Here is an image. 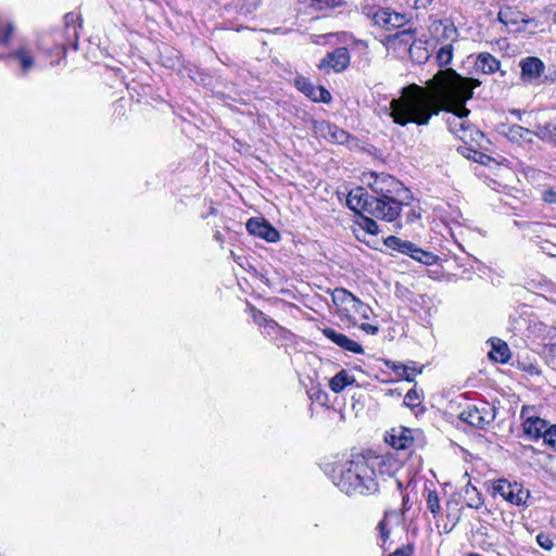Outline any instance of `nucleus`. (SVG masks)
Instances as JSON below:
<instances>
[{"label": "nucleus", "instance_id": "1", "mask_svg": "<svg viewBox=\"0 0 556 556\" xmlns=\"http://www.w3.org/2000/svg\"><path fill=\"white\" fill-rule=\"evenodd\" d=\"M479 85V80L463 77L452 68L440 70L426 86L413 83L403 87L400 97L390 102V116L400 126H427L441 112L452 113L448 129L465 141L473 130L466 121L470 113L466 103Z\"/></svg>", "mask_w": 556, "mask_h": 556}, {"label": "nucleus", "instance_id": "2", "mask_svg": "<svg viewBox=\"0 0 556 556\" xmlns=\"http://www.w3.org/2000/svg\"><path fill=\"white\" fill-rule=\"evenodd\" d=\"M404 202L401 200L375 198L369 195L364 188L351 191L346 198V204L352 211L356 213L364 211L378 219L389 223L397 220Z\"/></svg>", "mask_w": 556, "mask_h": 556}, {"label": "nucleus", "instance_id": "3", "mask_svg": "<svg viewBox=\"0 0 556 556\" xmlns=\"http://www.w3.org/2000/svg\"><path fill=\"white\" fill-rule=\"evenodd\" d=\"M338 486L348 495H370L379 491L375 470L364 459L350 462L341 473Z\"/></svg>", "mask_w": 556, "mask_h": 556}, {"label": "nucleus", "instance_id": "4", "mask_svg": "<svg viewBox=\"0 0 556 556\" xmlns=\"http://www.w3.org/2000/svg\"><path fill=\"white\" fill-rule=\"evenodd\" d=\"M363 182L368 186L375 198L407 201L409 190L395 177L387 173H365Z\"/></svg>", "mask_w": 556, "mask_h": 556}, {"label": "nucleus", "instance_id": "5", "mask_svg": "<svg viewBox=\"0 0 556 556\" xmlns=\"http://www.w3.org/2000/svg\"><path fill=\"white\" fill-rule=\"evenodd\" d=\"M331 298L334 306L337 307V312L342 320L357 324L363 319H369L371 308L362 301H359L346 289H334L331 294Z\"/></svg>", "mask_w": 556, "mask_h": 556}, {"label": "nucleus", "instance_id": "6", "mask_svg": "<svg viewBox=\"0 0 556 556\" xmlns=\"http://www.w3.org/2000/svg\"><path fill=\"white\" fill-rule=\"evenodd\" d=\"M384 244L389 249L408 255L413 260L424 265H433L439 260L438 255L433 254L432 252L422 250L417 244L408 240H403L395 236H389L388 238H386Z\"/></svg>", "mask_w": 556, "mask_h": 556}, {"label": "nucleus", "instance_id": "7", "mask_svg": "<svg viewBox=\"0 0 556 556\" xmlns=\"http://www.w3.org/2000/svg\"><path fill=\"white\" fill-rule=\"evenodd\" d=\"M496 417V408L483 402L480 405H468L459 414L458 418L478 429H485Z\"/></svg>", "mask_w": 556, "mask_h": 556}, {"label": "nucleus", "instance_id": "8", "mask_svg": "<svg viewBox=\"0 0 556 556\" xmlns=\"http://www.w3.org/2000/svg\"><path fill=\"white\" fill-rule=\"evenodd\" d=\"M429 31L432 38L442 45H453V42L457 41L459 36L458 29L454 25V22L448 18L432 22L429 26Z\"/></svg>", "mask_w": 556, "mask_h": 556}, {"label": "nucleus", "instance_id": "9", "mask_svg": "<svg viewBox=\"0 0 556 556\" xmlns=\"http://www.w3.org/2000/svg\"><path fill=\"white\" fill-rule=\"evenodd\" d=\"M371 18L375 25L386 30L400 28L408 22L406 14L391 11L388 8L376 10Z\"/></svg>", "mask_w": 556, "mask_h": 556}, {"label": "nucleus", "instance_id": "10", "mask_svg": "<svg viewBox=\"0 0 556 556\" xmlns=\"http://www.w3.org/2000/svg\"><path fill=\"white\" fill-rule=\"evenodd\" d=\"M350 52L345 47H339L332 52L328 53L320 62L319 68L329 73L331 70L334 72L344 71L350 64Z\"/></svg>", "mask_w": 556, "mask_h": 556}, {"label": "nucleus", "instance_id": "11", "mask_svg": "<svg viewBox=\"0 0 556 556\" xmlns=\"http://www.w3.org/2000/svg\"><path fill=\"white\" fill-rule=\"evenodd\" d=\"M497 18L501 23L504 25H518L521 23L523 26L518 27L517 30H526L527 26H532L533 29L530 30V33H535L534 29L541 26V23L534 18H525L522 13L519 11L514 10L513 8L506 7L504 9H501Z\"/></svg>", "mask_w": 556, "mask_h": 556}, {"label": "nucleus", "instance_id": "12", "mask_svg": "<svg viewBox=\"0 0 556 556\" xmlns=\"http://www.w3.org/2000/svg\"><path fill=\"white\" fill-rule=\"evenodd\" d=\"M247 230L253 236L265 239L267 242H277L280 239L278 230L263 218H250L247 222Z\"/></svg>", "mask_w": 556, "mask_h": 556}, {"label": "nucleus", "instance_id": "13", "mask_svg": "<svg viewBox=\"0 0 556 556\" xmlns=\"http://www.w3.org/2000/svg\"><path fill=\"white\" fill-rule=\"evenodd\" d=\"M542 357L541 353L534 350H522L517 355L518 367L531 375H539L541 372L539 359Z\"/></svg>", "mask_w": 556, "mask_h": 556}, {"label": "nucleus", "instance_id": "14", "mask_svg": "<svg viewBox=\"0 0 556 556\" xmlns=\"http://www.w3.org/2000/svg\"><path fill=\"white\" fill-rule=\"evenodd\" d=\"M525 434L532 439L538 440L542 438L544 440L545 431L549 427V422L536 416H527L523 424Z\"/></svg>", "mask_w": 556, "mask_h": 556}, {"label": "nucleus", "instance_id": "15", "mask_svg": "<svg viewBox=\"0 0 556 556\" xmlns=\"http://www.w3.org/2000/svg\"><path fill=\"white\" fill-rule=\"evenodd\" d=\"M521 77L523 79H535L540 77L544 71L543 62L535 56H528L520 61Z\"/></svg>", "mask_w": 556, "mask_h": 556}, {"label": "nucleus", "instance_id": "16", "mask_svg": "<svg viewBox=\"0 0 556 556\" xmlns=\"http://www.w3.org/2000/svg\"><path fill=\"white\" fill-rule=\"evenodd\" d=\"M535 136V130H530L520 125H511L506 131V137L511 142H532V137Z\"/></svg>", "mask_w": 556, "mask_h": 556}, {"label": "nucleus", "instance_id": "17", "mask_svg": "<svg viewBox=\"0 0 556 556\" xmlns=\"http://www.w3.org/2000/svg\"><path fill=\"white\" fill-rule=\"evenodd\" d=\"M475 66L484 74H493L500 68V61L490 53H480Z\"/></svg>", "mask_w": 556, "mask_h": 556}, {"label": "nucleus", "instance_id": "18", "mask_svg": "<svg viewBox=\"0 0 556 556\" xmlns=\"http://www.w3.org/2000/svg\"><path fill=\"white\" fill-rule=\"evenodd\" d=\"M354 382V376L351 375L348 370L342 369L329 380V388L334 393H340L345 389V387L352 386Z\"/></svg>", "mask_w": 556, "mask_h": 556}, {"label": "nucleus", "instance_id": "19", "mask_svg": "<svg viewBox=\"0 0 556 556\" xmlns=\"http://www.w3.org/2000/svg\"><path fill=\"white\" fill-rule=\"evenodd\" d=\"M323 334L339 348H362L358 343L332 328L323 329Z\"/></svg>", "mask_w": 556, "mask_h": 556}, {"label": "nucleus", "instance_id": "20", "mask_svg": "<svg viewBox=\"0 0 556 556\" xmlns=\"http://www.w3.org/2000/svg\"><path fill=\"white\" fill-rule=\"evenodd\" d=\"M388 441L396 450H406L413 444L414 439L409 429H402L397 434H390Z\"/></svg>", "mask_w": 556, "mask_h": 556}, {"label": "nucleus", "instance_id": "21", "mask_svg": "<svg viewBox=\"0 0 556 556\" xmlns=\"http://www.w3.org/2000/svg\"><path fill=\"white\" fill-rule=\"evenodd\" d=\"M529 496V491L523 490L520 484L514 483V485H511L509 489L505 500L514 505H521L526 503Z\"/></svg>", "mask_w": 556, "mask_h": 556}, {"label": "nucleus", "instance_id": "22", "mask_svg": "<svg viewBox=\"0 0 556 556\" xmlns=\"http://www.w3.org/2000/svg\"><path fill=\"white\" fill-rule=\"evenodd\" d=\"M535 136L541 140L556 144V122L538 125L535 127Z\"/></svg>", "mask_w": 556, "mask_h": 556}, {"label": "nucleus", "instance_id": "23", "mask_svg": "<svg viewBox=\"0 0 556 556\" xmlns=\"http://www.w3.org/2000/svg\"><path fill=\"white\" fill-rule=\"evenodd\" d=\"M253 320L260 326L265 329L267 334H271V332H276L280 330V327L277 325L275 320L269 318L267 315H265L261 311H254L253 312Z\"/></svg>", "mask_w": 556, "mask_h": 556}, {"label": "nucleus", "instance_id": "24", "mask_svg": "<svg viewBox=\"0 0 556 556\" xmlns=\"http://www.w3.org/2000/svg\"><path fill=\"white\" fill-rule=\"evenodd\" d=\"M387 364L388 365L392 364L391 368L397 375L406 374L405 379L407 381H414V377H412V376H409L407 374L408 370L413 371L414 374H421L422 372V368H424V366H421L420 368H417L416 362H414V361H408L405 364H395V363H392V362H388Z\"/></svg>", "mask_w": 556, "mask_h": 556}, {"label": "nucleus", "instance_id": "25", "mask_svg": "<svg viewBox=\"0 0 556 556\" xmlns=\"http://www.w3.org/2000/svg\"><path fill=\"white\" fill-rule=\"evenodd\" d=\"M453 45L445 43L438 50L435 60L440 67L447 66L453 60Z\"/></svg>", "mask_w": 556, "mask_h": 556}, {"label": "nucleus", "instance_id": "26", "mask_svg": "<svg viewBox=\"0 0 556 556\" xmlns=\"http://www.w3.org/2000/svg\"><path fill=\"white\" fill-rule=\"evenodd\" d=\"M327 138L332 142L343 144L348 141L350 137V135L345 130L339 128L336 125H327Z\"/></svg>", "mask_w": 556, "mask_h": 556}, {"label": "nucleus", "instance_id": "27", "mask_svg": "<svg viewBox=\"0 0 556 556\" xmlns=\"http://www.w3.org/2000/svg\"><path fill=\"white\" fill-rule=\"evenodd\" d=\"M486 356L494 364H507L511 359L513 354L510 350H489Z\"/></svg>", "mask_w": 556, "mask_h": 556}, {"label": "nucleus", "instance_id": "28", "mask_svg": "<svg viewBox=\"0 0 556 556\" xmlns=\"http://www.w3.org/2000/svg\"><path fill=\"white\" fill-rule=\"evenodd\" d=\"M12 56L20 62L24 73L28 72L34 65V59L25 49L15 51Z\"/></svg>", "mask_w": 556, "mask_h": 556}, {"label": "nucleus", "instance_id": "29", "mask_svg": "<svg viewBox=\"0 0 556 556\" xmlns=\"http://www.w3.org/2000/svg\"><path fill=\"white\" fill-rule=\"evenodd\" d=\"M295 87L303 92L306 97L313 100V97H315V89L317 86H314L307 78L305 77H298L294 80Z\"/></svg>", "mask_w": 556, "mask_h": 556}, {"label": "nucleus", "instance_id": "30", "mask_svg": "<svg viewBox=\"0 0 556 556\" xmlns=\"http://www.w3.org/2000/svg\"><path fill=\"white\" fill-rule=\"evenodd\" d=\"M415 29H404L388 37V41L399 40L402 45H412Z\"/></svg>", "mask_w": 556, "mask_h": 556}, {"label": "nucleus", "instance_id": "31", "mask_svg": "<svg viewBox=\"0 0 556 556\" xmlns=\"http://www.w3.org/2000/svg\"><path fill=\"white\" fill-rule=\"evenodd\" d=\"M427 508L437 516L440 513V498L437 491H429L427 496Z\"/></svg>", "mask_w": 556, "mask_h": 556}, {"label": "nucleus", "instance_id": "32", "mask_svg": "<svg viewBox=\"0 0 556 556\" xmlns=\"http://www.w3.org/2000/svg\"><path fill=\"white\" fill-rule=\"evenodd\" d=\"M358 225L369 235H377L379 231L378 224L370 217L362 215Z\"/></svg>", "mask_w": 556, "mask_h": 556}, {"label": "nucleus", "instance_id": "33", "mask_svg": "<svg viewBox=\"0 0 556 556\" xmlns=\"http://www.w3.org/2000/svg\"><path fill=\"white\" fill-rule=\"evenodd\" d=\"M544 435V444L556 451V425H549Z\"/></svg>", "mask_w": 556, "mask_h": 556}, {"label": "nucleus", "instance_id": "34", "mask_svg": "<svg viewBox=\"0 0 556 556\" xmlns=\"http://www.w3.org/2000/svg\"><path fill=\"white\" fill-rule=\"evenodd\" d=\"M533 327V331L540 333L543 337H548L551 339L556 337V328H549L543 323H536Z\"/></svg>", "mask_w": 556, "mask_h": 556}, {"label": "nucleus", "instance_id": "35", "mask_svg": "<svg viewBox=\"0 0 556 556\" xmlns=\"http://www.w3.org/2000/svg\"><path fill=\"white\" fill-rule=\"evenodd\" d=\"M404 404L409 407H416L420 404V397L416 389H410L406 393Z\"/></svg>", "mask_w": 556, "mask_h": 556}, {"label": "nucleus", "instance_id": "36", "mask_svg": "<svg viewBox=\"0 0 556 556\" xmlns=\"http://www.w3.org/2000/svg\"><path fill=\"white\" fill-rule=\"evenodd\" d=\"M541 199L544 203L556 206V188H545L542 191Z\"/></svg>", "mask_w": 556, "mask_h": 556}, {"label": "nucleus", "instance_id": "37", "mask_svg": "<svg viewBox=\"0 0 556 556\" xmlns=\"http://www.w3.org/2000/svg\"><path fill=\"white\" fill-rule=\"evenodd\" d=\"M315 94L316 96L313 97V101L327 103L331 100L330 92L323 86H317Z\"/></svg>", "mask_w": 556, "mask_h": 556}, {"label": "nucleus", "instance_id": "38", "mask_svg": "<svg viewBox=\"0 0 556 556\" xmlns=\"http://www.w3.org/2000/svg\"><path fill=\"white\" fill-rule=\"evenodd\" d=\"M511 485H514V483H510L507 480L502 479L497 481L494 489L501 496L505 498Z\"/></svg>", "mask_w": 556, "mask_h": 556}, {"label": "nucleus", "instance_id": "39", "mask_svg": "<svg viewBox=\"0 0 556 556\" xmlns=\"http://www.w3.org/2000/svg\"><path fill=\"white\" fill-rule=\"evenodd\" d=\"M536 542L545 551H549L554 546L552 539L544 533H539L536 535Z\"/></svg>", "mask_w": 556, "mask_h": 556}, {"label": "nucleus", "instance_id": "40", "mask_svg": "<svg viewBox=\"0 0 556 556\" xmlns=\"http://www.w3.org/2000/svg\"><path fill=\"white\" fill-rule=\"evenodd\" d=\"M313 5H316L317 9H323L325 7H338L343 0H311Z\"/></svg>", "mask_w": 556, "mask_h": 556}, {"label": "nucleus", "instance_id": "41", "mask_svg": "<svg viewBox=\"0 0 556 556\" xmlns=\"http://www.w3.org/2000/svg\"><path fill=\"white\" fill-rule=\"evenodd\" d=\"M14 29H15V27H14L13 24L9 23L7 25L3 35L0 37V45H2V46L9 45V42L11 40V37H12L13 33H14Z\"/></svg>", "mask_w": 556, "mask_h": 556}, {"label": "nucleus", "instance_id": "42", "mask_svg": "<svg viewBox=\"0 0 556 556\" xmlns=\"http://www.w3.org/2000/svg\"><path fill=\"white\" fill-rule=\"evenodd\" d=\"M390 514H391L390 511H386L384 518L378 523V529L380 531V534H381V538L383 539V541H387L390 535V531L387 529V522H386V518H388V516Z\"/></svg>", "mask_w": 556, "mask_h": 556}, {"label": "nucleus", "instance_id": "43", "mask_svg": "<svg viewBox=\"0 0 556 556\" xmlns=\"http://www.w3.org/2000/svg\"><path fill=\"white\" fill-rule=\"evenodd\" d=\"M309 396H311V399L316 400L320 404H325V402L327 400V393L319 389H312L309 391Z\"/></svg>", "mask_w": 556, "mask_h": 556}, {"label": "nucleus", "instance_id": "44", "mask_svg": "<svg viewBox=\"0 0 556 556\" xmlns=\"http://www.w3.org/2000/svg\"><path fill=\"white\" fill-rule=\"evenodd\" d=\"M543 352H548V354H545L544 357L546 359V363L556 370V350H543Z\"/></svg>", "mask_w": 556, "mask_h": 556}, {"label": "nucleus", "instance_id": "45", "mask_svg": "<svg viewBox=\"0 0 556 556\" xmlns=\"http://www.w3.org/2000/svg\"><path fill=\"white\" fill-rule=\"evenodd\" d=\"M486 343H489L490 348H492V349L508 348L507 343L504 340L496 338V337H492V338L488 339Z\"/></svg>", "mask_w": 556, "mask_h": 556}, {"label": "nucleus", "instance_id": "46", "mask_svg": "<svg viewBox=\"0 0 556 556\" xmlns=\"http://www.w3.org/2000/svg\"><path fill=\"white\" fill-rule=\"evenodd\" d=\"M413 547L410 545L403 546L393 552L390 556H410Z\"/></svg>", "mask_w": 556, "mask_h": 556}, {"label": "nucleus", "instance_id": "47", "mask_svg": "<svg viewBox=\"0 0 556 556\" xmlns=\"http://www.w3.org/2000/svg\"><path fill=\"white\" fill-rule=\"evenodd\" d=\"M76 16L74 13H66L64 15V24L66 27H68L71 24L75 23Z\"/></svg>", "mask_w": 556, "mask_h": 556}, {"label": "nucleus", "instance_id": "48", "mask_svg": "<svg viewBox=\"0 0 556 556\" xmlns=\"http://www.w3.org/2000/svg\"><path fill=\"white\" fill-rule=\"evenodd\" d=\"M362 328L365 331L370 332V333H376L378 331V328L376 326L370 325V324H363Z\"/></svg>", "mask_w": 556, "mask_h": 556}, {"label": "nucleus", "instance_id": "49", "mask_svg": "<svg viewBox=\"0 0 556 556\" xmlns=\"http://www.w3.org/2000/svg\"><path fill=\"white\" fill-rule=\"evenodd\" d=\"M477 534L481 535V536H484V538H489V529L486 526H481L477 529Z\"/></svg>", "mask_w": 556, "mask_h": 556}, {"label": "nucleus", "instance_id": "50", "mask_svg": "<svg viewBox=\"0 0 556 556\" xmlns=\"http://www.w3.org/2000/svg\"><path fill=\"white\" fill-rule=\"evenodd\" d=\"M480 505H482V498L477 495L476 500H472L470 503H468V506L478 508Z\"/></svg>", "mask_w": 556, "mask_h": 556}, {"label": "nucleus", "instance_id": "51", "mask_svg": "<svg viewBox=\"0 0 556 556\" xmlns=\"http://www.w3.org/2000/svg\"><path fill=\"white\" fill-rule=\"evenodd\" d=\"M432 0H416L418 7L426 8Z\"/></svg>", "mask_w": 556, "mask_h": 556}, {"label": "nucleus", "instance_id": "52", "mask_svg": "<svg viewBox=\"0 0 556 556\" xmlns=\"http://www.w3.org/2000/svg\"><path fill=\"white\" fill-rule=\"evenodd\" d=\"M407 502H408V496H407V495H405V496L403 497V510H404V511L409 509V508L406 506V505H407Z\"/></svg>", "mask_w": 556, "mask_h": 556}, {"label": "nucleus", "instance_id": "53", "mask_svg": "<svg viewBox=\"0 0 556 556\" xmlns=\"http://www.w3.org/2000/svg\"><path fill=\"white\" fill-rule=\"evenodd\" d=\"M544 348H556V342L545 343Z\"/></svg>", "mask_w": 556, "mask_h": 556}, {"label": "nucleus", "instance_id": "54", "mask_svg": "<svg viewBox=\"0 0 556 556\" xmlns=\"http://www.w3.org/2000/svg\"><path fill=\"white\" fill-rule=\"evenodd\" d=\"M528 410H529L528 407H523L521 410V416L525 417Z\"/></svg>", "mask_w": 556, "mask_h": 556}, {"label": "nucleus", "instance_id": "55", "mask_svg": "<svg viewBox=\"0 0 556 556\" xmlns=\"http://www.w3.org/2000/svg\"><path fill=\"white\" fill-rule=\"evenodd\" d=\"M467 556H482V555H480L478 553H469Z\"/></svg>", "mask_w": 556, "mask_h": 556}, {"label": "nucleus", "instance_id": "56", "mask_svg": "<svg viewBox=\"0 0 556 556\" xmlns=\"http://www.w3.org/2000/svg\"><path fill=\"white\" fill-rule=\"evenodd\" d=\"M352 351L356 352V353H362L364 350L357 349V350H352Z\"/></svg>", "mask_w": 556, "mask_h": 556}, {"label": "nucleus", "instance_id": "57", "mask_svg": "<svg viewBox=\"0 0 556 556\" xmlns=\"http://www.w3.org/2000/svg\"><path fill=\"white\" fill-rule=\"evenodd\" d=\"M396 484L400 489H402V482L401 481H396Z\"/></svg>", "mask_w": 556, "mask_h": 556}, {"label": "nucleus", "instance_id": "58", "mask_svg": "<svg viewBox=\"0 0 556 556\" xmlns=\"http://www.w3.org/2000/svg\"><path fill=\"white\" fill-rule=\"evenodd\" d=\"M493 546H494V544H493V543H489V544H488V547H493Z\"/></svg>", "mask_w": 556, "mask_h": 556}, {"label": "nucleus", "instance_id": "59", "mask_svg": "<svg viewBox=\"0 0 556 556\" xmlns=\"http://www.w3.org/2000/svg\"><path fill=\"white\" fill-rule=\"evenodd\" d=\"M554 22L556 23V11H555V14H554Z\"/></svg>", "mask_w": 556, "mask_h": 556}]
</instances>
